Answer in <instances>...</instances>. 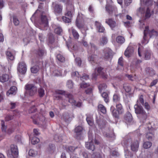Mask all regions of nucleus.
I'll use <instances>...</instances> for the list:
<instances>
[{
    "mask_svg": "<svg viewBox=\"0 0 158 158\" xmlns=\"http://www.w3.org/2000/svg\"><path fill=\"white\" fill-rule=\"evenodd\" d=\"M98 75H100L102 78L104 79H107L108 76L106 70L101 67H99L95 69L94 73L92 75V79L96 80Z\"/></svg>",
    "mask_w": 158,
    "mask_h": 158,
    "instance_id": "obj_1",
    "label": "nucleus"
},
{
    "mask_svg": "<svg viewBox=\"0 0 158 158\" xmlns=\"http://www.w3.org/2000/svg\"><path fill=\"white\" fill-rule=\"evenodd\" d=\"M105 9L106 12L111 16H112L113 15H114L116 17L119 16L120 18H122L123 16V14H118L117 8L114 6L107 5H106Z\"/></svg>",
    "mask_w": 158,
    "mask_h": 158,
    "instance_id": "obj_2",
    "label": "nucleus"
},
{
    "mask_svg": "<svg viewBox=\"0 0 158 158\" xmlns=\"http://www.w3.org/2000/svg\"><path fill=\"white\" fill-rule=\"evenodd\" d=\"M7 155L10 157H17L18 155L17 147L14 144L11 145L10 146V149L7 152Z\"/></svg>",
    "mask_w": 158,
    "mask_h": 158,
    "instance_id": "obj_3",
    "label": "nucleus"
},
{
    "mask_svg": "<svg viewBox=\"0 0 158 158\" xmlns=\"http://www.w3.org/2000/svg\"><path fill=\"white\" fill-rule=\"evenodd\" d=\"M25 89L30 96L34 95L37 91V88L33 84H27Z\"/></svg>",
    "mask_w": 158,
    "mask_h": 158,
    "instance_id": "obj_4",
    "label": "nucleus"
},
{
    "mask_svg": "<svg viewBox=\"0 0 158 158\" xmlns=\"http://www.w3.org/2000/svg\"><path fill=\"white\" fill-rule=\"evenodd\" d=\"M135 112L136 114H140L143 119L146 118L147 114L144 110H143L142 106L135 105L134 106Z\"/></svg>",
    "mask_w": 158,
    "mask_h": 158,
    "instance_id": "obj_5",
    "label": "nucleus"
},
{
    "mask_svg": "<svg viewBox=\"0 0 158 158\" xmlns=\"http://www.w3.org/2000/svg\"><path fill=\"white\" fill-rule=\"evenodd\" d=\"M85 17V15L81 14L78 15L75 23L76 26L79 29L83 28L84 25L81 23V22L84 21Z\"/></svg>",
    "mask_w": 158,
    "mask_h": 158,
    "instance_id": "obj_6",
    "label": "nucleus"
},
{
    "mask_svg": "<svg viewBox=\"0 0 158 158\" xmlns=\"http://www.w3.org/2000/svg\"><path fill=\"white\" fill-rule=\"evenodd\" d=\"M88 138L89 142H86L85 143V147L88 149L94 151L95 149V147L93 144V138L92 135L88 133Z\"/></svg>",
    "mask_w": 158,
    "mask_h": 158,
    "instance_id": "obj_7",
    "label": "nucleus"
},
{
    "mask_svg": "<svg viewBox=\"0 0 158 158\" xmlns=\"http://www.w3.org/2000/svg\"><path fill=\"white\" fill-rule=\"evenodd\" d=\"M103 57L105 60H107L112 58V51L109 48H105L103 50Z\"/></svg>",
    "mask_w": 158,
    "mask_h": 158,
    "instance_id": "obj_8",
    "label": "nucleus"
},
{
    "mask_svg": "<svg viewBox=\"0 0 158 158\" xmlns=\"http://www.w3.org/2000/svg\"><path fill=\"white\" fill-rule=\"evenodd\" d=\"M27 66L23 62H19L18 64V71L22 74H24L27 71Z\"/></svg>",
    "mask_w": 158,
    "mask_h": 158,
    "instance_id": "obj_9",
    "label": "nucleus"
},
{
    "mask_svg": "<svg viewBox=\"0 0 158 158\" xmlns=\"http://www.w3.org/2000/svg\"><path fill=\"white\" fill-rule=\"evenodd\" d=\"M32 62L36 65L33 66L31 68V72L32 73H36L39 70V66L40 64V63H41L43 64V62H41L40 61H35L34 59H32Z\"/></svg>",
    "mask_w": 158,
    "mask_h": 158,
    "instance_id": "obj_10",
    "label": "nucleus"
},
{
    "mask_svg": "<svg viewBox=\"0 0 158 158\" xmlns=\"http://www.w3.org/2000/svg\"><path fill=\"white\" fill-rule=\"evenodd\" d=\"M1 123L2 126L1 128L3 132H6L7 134L10 135L14 131L15 128L13 127H11L8 128L7 131H6V129L7 128V126H5V122L3 120H2Z\"/></svg>",
    "mask_w": 158,
    "mask_h": 158,
    "instance_id": "obj_11",
    "label": "nucleus"
},
{
    "mask_svg": "<svg viewBox=\"0 0 158 158\" xmlns=\"http://www.w3.org/2000/svg\"><path fill=\"white\" fill-rule=\"evenodd\" d=\"M41 24L44 27V30H47L48 26V19L45 15H41Z\"/></svg>",
    "mask_w": 158,
    "mask_h": 158,
    "instance_id": "obj_12",
    "label": "nucleus"
},
{
    "mask_svg": "<svg viewBox=\"0 0 158 158\" xmlns=\"http://www.w3.org/2000/svg\"><path fill=\"white\" fill-rule=\"evenodd\" d=\"M45 51L43 49L39 48L38 50L35 51V54L37 56V57L35 59H34L35 61H39V58H42L44 55Z\"/></svg>",
    "mask_w": 158,
    "mask_h": 158,
    "instance_id": "obj_13",
    "label": "nucleus"
},
{
    "mask_svg": "<svg viewBox=\"0 0 158 158\" xmlns=\"http://www.w3.org/2000/svg\"><path fill=\"white\" fill-rule=\"evenodd\" d=\"M67 9L68 10L65 15L71 19L73 16L72 14L74 11V7L72 5H68L67 6Z\"/></svg>",
    "mask_w": 158,
    "mask_h": 158,
    "instance_id": "obj_14",
    "label": "nucleus"
},
{
    "mask_svg": "<svg viewBox=\"0 0 158 158\" xmlns=\"http://www.w3.org/2000/svg\"><path fill=\"white\" fill-rule=\"evenodd\" d=\"M53 8L54 12L56 15H60L62 13L63 6L61 4H56Z\"/></svg>",
    "mask_w": 158,
    "mask_h": 158,
    "instance_id": "obj_15",
    "label": "nucleus"
},
{
    "mask_svg": "<svg viewBox=\"0 0 158 158\" xmlns=\"http://www.w3.org/2000/svg\"><path fill=\"white\" fill-rule=\"evenodd\" d=\"M71 76L72 77H80L81 80H87L89 78V75L85 74H84L82 77H81L79 73L77 71L73 72L71 74Z\"/></svg>",
    "mask_w": 158,
    "mask_h": 158,
    "instance_id": "obj_16",
    "label": "nucleus"
},
{
    "mask_svg": "<svg viewBox=\"0 0 158 158\" xmlns=\"http://www.w3.org/2000/svg\"><path fill=\"white\" fill-rule=\"evenodd\" d=\"M98 56L95 55H92L88 57V60L89 62L94 65L98 64Z\"/></svg>",
    "mask_w": 158,
    "mask_h": 158,
    "instance_id": "obj_17",
    "label": "nucleus"
},
{
    "mask_svg": "<svg viewBox=\"0 0 158 158\" xmlns=\"http://www.w3.org/2000/svg\"><path fill=\"white\" fill-rule=\"evenodd\" d=\"M139 143L137 140L133 141L131 145V150L134 152H137L139 149Z\"/></svg>",
    "mask_w": 158,
    "mask_h": 158,
    "instance_id": "obj_18",
    "label": "nucleus"
},
{
    "mask_svg": "<svg viewBox=\"0 0 158 158\" xmlns=\"http://www.w3.org/2000/svg\"><path fill=\"white\" fill-rule=\"evenodd\" d=\"M105 22L106 23L108 24L112 29L115 27L116 25V23L112 19H106Z\"/></svg>",
    "mask_w": 158,
    "mask_h": 158,
    "instance_id": "obj_19",
    "label": "nucleus"
},
{
    "mask_svg": "<svg viewBox=\"0 0 158 158\" xmlns=\"http://www.w3.org/2000/svg\"><path fill=\"white\" fill-rule=\"evenodd\" d=\"M95 25L98 32L101 33L104 32L105 30V28L102 26L100 23L98 21H96L95 22Z\"/></svg>",
    "mask_w": 158,
    "mask_h": 158,
    "instance_id": "obj_20",
    "label": "nucleus"
},
{
    "mask_svg": "<svg viewBox=\"0 0 158 158\" xmlns=\"http://www.w3.org/2000/svg\"><path fill=\"white\" fill-rule=\"evenodd\" d=\"M110 111L112 112V115L114 117L116 118H118L119 115L122 114V113H119L118 111L115 109L113 106H111L110 107Z\"/></svg>",
    "mask_w": 158,
    "mask_h": 158,
    "instance_id": "obj_21",
    "label": "nucleus"
},
{
    "mask_svg": "<svg viewBox=\"0 0 158 158\" xmlns=\"http://www.w3.org/2000/svg\"><path fill=\"white\" fill-rule=\"evenodd\" d=\"M146 74L150 77H152L156 74L155 71L152 68L147 67L145 69Z\"/></svg>",
    "mask_w": 158,
    "mask_h": 158,
    "instance_id": "obj_22",
    "label": "nucleus"
},
{
    "mask_svg": "<svg viewBox=\"0 0 158 158\" xmlns=\"http://www.w3.org/2000/svg\"><path fill=\"white\" fill-rule=\"evenodd\" d=\"M134 51L133 48L131 47H128L125 51L124 54L127 57H130L133 53Z\"/></svg>",
    "mask_w": 158,
    "mask_h": 158,
    "instance_id": "obj_23",
    "label": "nucleus"
},
{
    "mask_svg": "<svg viewBox=\"0 0 158 158\" xmlns=\"http://www.w3.org/2000/svg\"><path fill=\"white\" fill-rule=\"evenodd\" d=\"M10 76L6 74H3L0 76V81L4 83L8 81L10 79Z\"/></svg>",
    "mask_w": 158,
    "mask_h": 158,
    "instance_id": "obj_24",
    "label": "nucleus"
},
{
    "mask_svg": "<svg viewBox=\"0 0 158 158\" xmlns=\"http://www.w3.org/2000/svg\"><path fill=\"white\" fill-rule=\"evenodd\" d=\"M66 97L69 98V102L71 103L72 105H75L76 101L74 99L73 95L69 93H67L66 94Z\"/></svg>",
    "mask_w": 158,
    "mask_h": 158,
    "instance_id": "obj_25",
    "label": "nucleus"
},
{
    "mask_svg": "<svg viewBox=\"0 0 158 158\" xmlns=\"http://www.w3.org/2000/svg\"><path fill=\"white\" fill-rule=\"evenodd\" d=\"M116 41L118 44H122L125 43V39L123 36L119 35L116 37Z\"/></svg>",
    "mask_w": 158,
    "mask_h": 158,
    "instance_id": "obj_26",
    "label": "nucleus"
},
{
    "mask_svg": "<svg viewBox=\"0 0 158 158\" xmlns=\"http://www.w3.org/2000/svg\"><path fill=\"white\" fill-rule=\"evenodd\" d=\"M69 31L72 32L73 37L75 39H78L79 37V35L77 31L74 29L73 27H72L69 30Z\"/></svg>",
    "mask_w": 158,
    "mask_h": 158,
    "instance_id": "obj_27",
    "label": "nucleus"
},
{
    "mask_svg": "<svg viewBox=\"0 0 158 158\" xmlns=\"http://www.w3.org/2000/svg\"><path fill=\"white\" fill-rule=\"evenodd\" d=\"M124 120L126 123H129L132 121V116L129 112H128L126 113L124 116Z\"/></svg>",
    "mask_w": 158,
    "mask_h": 158,
    "instance_id": "obj_28",
    "label": "nucleus"
},
{
    "mask_svg": "<svg viewBox=\"0 0 158 158\" xmlns=\"http://www.w3.org/2000/svg\"><path fill=\"white\" fill-rule=\"evenodd\" d=\"M17 88L15 86H13L7 92L6 95L9 96L10 94H15L16 93Z\"/></svg>",
    "mask_w": 158,
    "mask_h": 158,
    "instance_id": "obj_29",
    "label": "nucleus"
},
{
    "mask_svg": "<svg viewBox=\"0 0 158 158\" xmlns=\"http://www.w3.org/2000/svg\"><path fill=\"white\" fill-rule=\"evenodd\" d=\"M149 30V27L146 26L145 27V29L144 31V36L143 37V40L142 42L143 44H146V41L147 40V34L146 32L148 31Z\"/></svg>",
    "mask_w": 158,
    "mask_h": 158,
    "instance_id": "obj_30",
    "label": "nucleus"
},
{
    "mask_svg": "<svg viewBox=\"0 0 158 158\" xmlns=\"http://www.w3.org/2000/svg\"><path fill=\"white\" fill-rule=\"evenodd\" d=\"M148 34L150 38L157 36L158 35V32L157 31L152 29L148 31Z\"/></svg>",
    "mask_w": 158,
    "mask_h": 158,
    "instance_id": "obj_31",
    "label": "nucleus"
},
{
    "mask_svg": "<svg viewBox=\"0 0 158 158\" xmlns=\"http://www.w3.org/2000/svg\"><path fill=\"white\" fill-rule=\"evenodd\" d=\"M113 100L114 102L116 103L119 102L120 100V95L117 94H114L113 96Z\"/></svg>",
    "mask_w": 158,
    "mask_h": 158,
    "instance_id": "obj_32",
    "label": "nucleus"
},
{
    "mask_svg": "<svg viewBox=\"0 0 158 158\" xmlns=\"http://www.w3.org/2000/svg\"><path fill=\"white\" fill-rule=\"evenodd\" d=\"M116 110L118 111L119 113L123 114L124 110L122 105L120 103H118L116 105Z\"/></svg>",
    "mask_w": 158,
    "mask_h": 158,
    "instance_id": "obj_33",
    "label": "nucleus"
},
{
    "mask_svg": "<svg viewBox=\"0 0 158 158\" xmlns=\"http://www.w3.org/2000/svg\"><path fill=\"white\" fill-rule=\"evenodd\" d=\"M7 58L11 60H14L15 56L10 52L7 51L6 52Z\"/></svg>",
    "mask_w": 158,
    "mask_h": 158,
    "instance_id": "obj_34",
    "label": "nucleus"
},
{
    "mask_svg": "<svg viewBox=\"0 0 158 158\" xmlns=\"http://www.w3.org/2000/svg\"><path fill=\"white\" fill-rule=\"evenodd\" d=\"M82 128L81 126H78L76 127L75 129V132L76 133L77 135H81L82 130Z\"/></svg>",
    "mask_w": 158,
    "mask_h": 158,
    "instance_id": "obj_35",
    "label": "nucleus"
},
{
    "mask_svg": "<svg viewBox=\"0 0 158 158\" xmlns=\"http://www.w3.org/2000/svg\"><path fill=\"white\" fill-rule=\"evenodd\" d=\"M98 109L103 114H105L106 112V108L102 104H99L98 105Z\"/></svg>",
    "mask_w": 158,
    "mask_h": 158,
    "instance_id": "obj_36",
    "label": "nucleus"
},
{
    "mask_svg": "<svg viewBox=\"0 0 158 158\" xmlns=\"http://www.w3.org/2000/svg\"><path fill=\"white\" fill-rule=\"evenodd\" d=\"M38 93L40 97H43L45 95L44 89L41 87L39 88L38 89Z\"/></svg>",
    "mask_w": 158,
    "mask_h": 158,
    "instance_id": "obj_37",
    "label": "nucleus"
},
{
    "mask_svg": "<svg viewBox=\"0 0 158 158\" xmlns=\"http://www.w3.org/2000/svg\"><path fill=\"white\" fill-rule=\"evenodd\" d=\"M102 97L104 98L105 102L107 103L109 102V97L108 94L106 92H103L102 94Z\"/></svg>",
    "mask_w": 158,
    "mask_h": 158,
    "instance_id": "obj_38",
    "label": "nucleus"
},
{
    "mask_svg": "<svg viewBox=\"0 0 158 158\" xmlns=\"http://www.w3.org/2000/svg\"><path fill=\"white\" fill-rule=\"evenodd\" d=\"M152 145L151 142L147 141L144 142L143 144V147L145 149H148L150 148Z\"/></svg>",
    "mask_w": 158,
    "mask_h": 158,
    "instance_id": "obj_39",
    "label": "nucleus"
},
{
    "mask_svg": "<svg viewBox=\"0 0 158 158\" xmlns=\"http://www.w3.org/2000/svg\"><path fill=\"white\" fill-rule=\"evenodd\" d=\"M57 59L61 62H63L65 61L64 57L60 54H58L56 56Z\"/></svg>",
    "mask_w": 158,
    "mask_h": 158,
    "instance_id": "obj_40",
    "label": "nucleus"
},
{
    "mask_svg": "<svg viewBox=\"0 0 158 158\" xmlns=\"http://www.w3.org/2000/svg\"><path fill=\"white\" fill-rule=\"evenodd\" d=\"M28 154L30 156H35L37 154V152L32 149H31L29 150Z\"/></svg>",
    "mask_w": 158,
    "mask_h": 158,
    "instance_id": "obj_41",
    "label": "nucleus"
},
{
    "mask_svg": "<svg viewBox=\"0 0 158 158\" xmlns=\"http://www.w3.org/2000/svg\"><path fill=\"white\" fill-rule=\"evenodd\" d=\"M13 23L15 26H18L19 23V21L16 15H13Z\"/></svg>",
    "mask_w": 158,
    "mask_h": 158,
    "instance_id": "obj_42",
    "label": "nucleus"
},
{
    "mask_svg": "<svg viewBox=\"0 0 158 158\" xmlns=\"http://www.w3.org/2000/svg\"><path fill=\"white\" fill-rule=\"evenodd\" d=\"M80 88L82 89H85L89 86L90 85L88 83H87L83 81L80 84Z\"/></svg>",
    "mask_w": 158,
    "mask_h": 158,
    "instance_id": "obj_43",
    "label": "nucleus"
},
{
    "mask_svg": "<svg viewBox=\"0 0 158 158\" xmlns=\"http://www.w3.org/2000/svg\"><path fill=\"white\" fill-rule=\"evenodd\" d=\"M91 47L92 50V52H91L90 51H89L88 49V52L90 54L92 53H94V51L97 49V47L93 44H91Z\"/></svg>",
    "mask_w": 158,
    "mask_h": 158,
    "instance_id": "obj_44",
    "label": "nucleus"
},
{
    "mask_svg": "<svg viewBox=\"0 0 158 158\" xmlns=\"http://www.w3.org/2000/svg\"><path fill=\"white\" fill-rule=\"evenodd\" d=\"M62 19L63 21L65 23H68L71 21V18L68 17H67L66 16H62Z\"/></svg>",
    "mask_w": 158,
    "mask_h": 158,
    "instance_id": "obj_45",
    "label": "nucleus"
},
{
    "mask_svg": "<svg viewBox=\"0 0 158 158\" xmlns=\"http://www.w3.org/2000/svg\"><path fill=\"white\" fill-rule=\"evenodd\" d=\"M108 42V40L107 37L105 36H103L101 40L100 44L103 45L106 44Z\"/></svg>",
    "mask_w": 158,
    "mask_h": 158,
    "instance_id": "obj_46",
    "label": "nucleus"
},
{
    "mask_svg": "<svg viewBox=\"0 0 158 158\" xmlns=\"http://www.w3.org/2000/svg\"><path fill=\"white\" fill-rule=\"evenodd\" d=\"M93 90L92 88H89L85 90V93L86 94L92 95L93 94Z\"/></svg>",
    "mask_w": 158,
    "mask_h": 158,
    "instance_id": "obj_47",
    "label": "nucleus"
},
{
    "mask_svg": "<svg viewBox=\"0 0 158 158\" xmlns=\"http://www.w3.org/2000/svg\"><path fill=\"white\" fill-rule=\"evenodd\" d=\"M40 141V139L35 137H34L31 139V143L33 144H35Z\"/></svg>",
    "mask_w": 158,
    "mask_h": 158,
    "instance_id": "obj_48",
    "label": "nucleus"
},
{
    "mask_svg": "<svg viewBox=\"0 0 158 158\" xmlns=\"http://www.w3.org/2000/svg\"><path fill=\"white\" fill-rule=\"evenodd\" d=\"M55 39L53 34L51 33L49 34V42L50 44H52L54 42Z\"/></svg>",
    "mask_w": 158,
    "mask_h": 158,
    "instance_id": "obj_49",
    "label": "nucleus"
},
{
    "mask_svg": "<svg viewBox=\"0 0 158 158\" xmlns=\"http://www.w3.org/2000/svg\"><path fill=\"white\" fill-rule=\"evenodd\" d=\"M146 138L149 140H151L154 137V135L152 133H147L146 135Z\"/></svg>",
    "mask_w": 158,
    "mask_h": 158,
    "instance_id": "obj_50",
    "label": "nucleus"
},
{
    "mask_svg": "<svg viewBox=\"0 0 158 158\" xmlns=\"http://www.w3.org/2000/svg\"><path fill=\"white\" fill-rule=\"evenodd\" d=\"M54 139L56 142H61L62 140V137L59 136L57 135L54 136Z\"/></svg>",
    "mask_w": 158,
    "mask_h": 158,
    "instance_id": "obj_51",
    "label": "nucleus"
},
{
    "mask_svg": "<svg viewBox=\"0 0 158 158\" xmlns=\"http://www.w3.org/2000/svg\"><path fill=\"white\" fill-rule=\"evenodd\" d=\"M151 15L150 10L149 8H148L145 12V17L146 18H148L150 17Z\"/></svg>",
    "mask_w": 158,
    "mask_h": 158,
    "instance_id": "obj_52",
    "label": "nucleus"
},
{
    "mask_svg": "<svg viewBox=\"0 0 158 158\" xmlns=\"http://www.w3.org/2000/svg\"><path fill=\"white\" fill-rule=\"evenodd\" d=\"M62 72L60 69H56L53 72V74L55 76H59L61 74Z\"/></svg>",
    "mask_w": 158,
    "mask_h": 158,
    "instance_id": "obj_53",
    "label": "nucleus"
},
{
    "mask_svg": "<svg viewBox=\"0 0 158 158\" xmlns=\"http://www.w3.org/2000/svg\"><path fill=\"white\" fill-rule=\"evenodd\" d=\"M151 53L150 51H146L145 52V60H148L150 59Z\"/></svg>",
    "mask_w": 158,
    "mask_h": 158,
    "instance_id": "obj_54",
    "label": "nucleus"
},
{
    "mask_svg": "<svg viewBox=\"0 0 158 158\" xmlns=\"http://www.w3.org/2000/svg\"><path fill=\"white\" fill-rule=\"evenodd\" d=\"M107 88V85L106 84L103 83L101 84L98 86V89L99 91H102L104 89Z\"/></svg>",
    "mask_w": 158,
    "mask_h": 158,
    "instance_id": "obj_55",
    "label": "nucleus"
},
{
    "mask_svg": "<svg viewBox=\"0 0 158 158\" xmlns=\"http://www.w3.org/2000/svg\"><path fill=\"white\" fill-rule=\"evenodd\" d=\"M37 110V109L35 105H33L31 107L29 110V113H33L35 112Z\"/></svg>",
    "mask_w": 158,
    "mask_h": 158,
    "instance_id": "obj_56",
    "label": "nucleus"
},
{
    "mask_svg": "<svg viewBox=\"0 0 158 158\" xmlns=\"http://www.w3.org/2000/svg\"><path fill=\"white\" fill-rule=\"evenodd\" d=\"M91 157L92 158H101L102 156L100 153L96 152L93 154Z\"/></svg>",
    "mask_w": 158,
    "mask_h": 158,
    "instance_id": "obj_57",
    "label": "nucleus"
},
{
    "mask_svg": "<svg viewBox=\"0 0 158 158\" xmlns=\"http://www.w3.org/2000/svg\"><path fill=\"white\" fill-rule=\"evenodd\" d=\"M67 85L68 88L72 89L73 88V84L71 80H69L67 81Z\"/></svg>",
    "mask_w": 158,
    "mask_h": 158,
    "instance_id": "obj_58",
    "label": "nucleus"
},
{
    "mask_svg": "<svg viewBox=\"0 0 158 158\" xmlns=\"http://www.w3.org/2000/svg\"><path fill=\"white\" fill-rule=\"evenodd\" d=\"M62 31V28L60 27H58L56 28L54 31L57 34H60Z\"/></svg>",
    "mask_w": 158,
    "mask_h": 158,
    "instance_id": "obj_59",
    "label": "nucleus"
},
{
    "mask_svg": "<svg viewBox=\"0 0 158 158\" xmlns=\"http://www.w3.org/2000/svg\"><path fill=\"white\" fill-rule=\"evenodd\" d=\"M131 139H128L126 140H123L122 142V144L123 147L125 148H127L128 145V142L129 141H131Z\"/></svg>",
    "mask_w": 158,
    "mask_h": 158,
    "instance_id": "obj_60",
    "label": "nucleus"
},
{
    "mask_svg": "<svg viewBox=\"0 0 158 158\" xmlns=\"http://www.w3.org/2000/svg\"><path fill=\"white\" fill-rule=\"evenodd\" d=\"M75 62L77 65L80 66L81 64V60L80 57H77L75 59Z\"/></svg>",
    "mask_w": 158,
    "mask_h": 158,
    "instance_id": "obj_61",
    "label": "nucleus"
},
{
    "mask_svg": "<svg viewBox=\"0 0 158 158\" xmlns=\"http://www.w3.org/2000/svg\"><path fill=\"white\" fill-rule=\"evenodd\" d=\"M75 148L73 146H69L66 149L67 151L69 153H72L74 152Z\"/></svg>",
    "mask_w": 158,
    "mask_h": 158,
    "instance_id": "obj_62",
    "label": "nucleus"
},
{
    "mask_svg": "<svg viewBox=\"0 0 158 158\" xmlns=\"http://www.w3.org/2000/svg\"><path fill=\"white\" fill-rule=\"evenodd\" d=\"M56 94H59L64 95L66 96V94H67L66 92L60 90H57L56 91Z\"/></svg>",
    "mask_w": 158,
    "mask_h": 158,
    "instance_id": "obj_63",
    "label": "nucleus"
},
{
    "mask_svg": "<svg viewBox=\"0 0 158 158\" xmlns=\"http://www.w3.org/2000/svg\"><path fill=\"white\" fill-rule=\"evenodd\" d=\"M123 88L125 91L127 93H129L131 91V88L128 85H124Z\"/></svg>",
    "mask_w": 158,
    "mask_h": 158,
    "instance_id": "obj_64",
    "label": "nucleus"
}]
</instances>
